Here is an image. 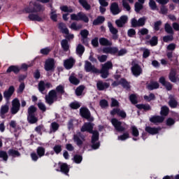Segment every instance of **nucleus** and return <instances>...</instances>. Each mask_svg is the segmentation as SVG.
I'll use <instances>...</instances> for the list:
<instances>
[{
  "instance_id": "obj_1",
  "label": "nucleus",
  "mask_w": 179,
  "mask_h": 179,
  "mask_svg": "<svg viewBox=\"0 0 179 179\" xmlns=\"http://www.w3.org/2000/svg\"><path fill=\"white\" fill-rule=\"evenodd\" d=\"M65 94V87L62 85H59L55 90H51L48 94L45 95V103L49 106H52L55 101H59L62 99V94Z\"/></svg>"
},
{
  "instance_id": "obj_2",
  "label": "nucleus",
  "mask_w": 179,
  "mask_h": 179,
  "mask_svg": "<svg viewBox=\"0 0 179 179\" xmlns=\"http://www.w3.org/2000/svg\"><path fill=\"white\" fill-rule=\"evenodd\" d=\"M27 122L29 124H36L38 122V117L36 116L37 113V107L31 105L28 108L27 110Z\"/></svg>"
},
{
  "instance_id": "obj_3",
  "label": "nucleus",
  "mask_w": 179,
  "mask_h": 179,
  "mask_svg": "<svg viewBox=\"0 0 179 179\" xmlns=\"http://www.w3.org/2000/svg\"><path fill=\"white\" fill-rule=\"evenodd\" d=\"M110 69H113V62L108 61L105 64H102L100 73L103 79H107L108 78Z\"/></svg>"
},
{
  "instance_id": "obj_4",
  "label": "nucleus",
  "mask_w": 179,
  "mask_h": 179,
  "mask_svg": "<svg viewBox=\"0 0 179 179\" xmlns=\"http://www.w3.org/2000/svg\"><path fill=\"white\" fill-rule=\"evenodd\" d=\"M110 122L117 132H125L127 131V128L122 126V122L118 120V119L115 117L112 118Z\"/></svg>"
},
{
  "instance_id": "obj_5",
  "label": "nucleus",
  "mask_w": 179,
  "mask_h": 179,
  "mask_svg": "<svg viewBox=\"0 0 179 179\" xmlns=\"http://www.w3.org/2000/svg\"><path fill=\"white\" fill-rule=\"evenodd\" d=\"M80 115L82 117V118H85V120H87V121L93 122L94 118L92 117V113H90V110L89 108L86 107H82L80 108Z\"/></svg>"
},
{
  "instance_id": "obj_6",
  "label": "nucleus",
  "mask_w": 179,
  "mask_h": 179,
  "mask_svg": "<svg viewBox=\"0 0 179 179\" xmlns=\"http://www.w3.org/2000/svg\"><path fill=\"white\" fill-rule=\"evenodd\" d=\"M71 20H76V22H79V20H82L85 23H89V17L83 13H78L76 14L71 15Z\"/></svg>"
},
{
  "instance_id": "obj_7",
  "label": "nucleus",
  "mask_w": 179,
  "mask_h": 179,
  "mask_svg": "<svg viewBox=\"0 0 179 179\" xmlns=\"http://www.w3.org/2000/svg\"><path fill=\"white\" fill-rule=\"evenodd\" d=\"M11 104L12 107L10 108V113L13 115H15L20 111V101H19V99L15 98L12 101Z\"/></svg>"
},
{
  "instance_id": "obj_8",
  "label": "nucleus",
  "mask_w": 179,
  "mask_h": 179,
  "mask_svg": "<svg viewBox=\"0 0 179 179\" xmlns=\"http://www.w3.org/2000/svg\"><path fill=\"white\" fill-rule=\"evenodd\" d=\"M131 73L135 76L136 78H138V76H141L142 75L143 70H142V67L140 66L139 64L135 63L131 68Z\"/></svg>"
},
{
  "instance_id": "obj_9",
  "label": "nucleus",
  "mask_w": 179,
  "mask_h": 179,
  "mask_svg": "<svg viewBox=\"0 0 179 179\" xmlns=\"http://www.w3.org/2000/svg\"><path fill=\"white\" fill-rule=\"evenodd\" d=\"M126 23H128L127 15H122L119 19L115 20V24L119 28L124 27Z\"/></svg>"
},
{
  "instance_id": "obj_10",
  "label": "nucleus",
  "mask_w": 179,
  "mask_h": 179,
  "mask_svg": "<svg viewBox=\"0 0 179 179\" xmlns=\"http://www.w3.org/2000/svg\"><path fill=\"white\" fill-rule=\"evenodd\" d=\"M55 69V61L54 59H48L45 63V70L47 72H50V71H54Z\"/></svg>"
},
{
  "instance_id": "obj_11",
  "label": "nucleus",
  "mask_w": 179,
  "mask_h": 179,
  "mask_svg": "<svg viewBox=\"0 0 179 179\" xmlns=\"http://www.w3.org/2000/svg\"><path fill=\"white\" fill-rule=\"evenodd\" d=\"M45 87L47 89H50V87H52V84L50 83H45L43 80H41L38 84V89L40 93H44L45 91Z\"/></svg>"
},
{
  "instance_id": "obj_12",
  "label": "nucleus",
  "mask_w": 179,
  "mask_h": 179,
  "mask_svg": "<svg viewBox=\"0 0 179 179\" xmlns=\"http://www.w3.org/2000/svg\"><path fill=\"white\" fill-rule=\"evenodd\" d=\"M176 47L177 45H176V43H170L166 47V50L171 51L166 53V57L171 62H173V51L176 50Z\"/></svg>"
},
{
  "instance_id": "obj_13",
  "label": "nucleus",
  "mask_w": 179,
  "mask_h": 179,
  "mask_svg": "<svg viewBox=\"0 0 179 179\" xmlns=\"http://www.w3.org/2000/svg\"><path fill=\"white\" fill-rule=\"evenodd\" d=\"M159 82L166 87V90L168 92H170L171 90H173V84H171L170 82L166 80V78L164 76H162L159 79Z\"/></svg>"
},
{
  "instance_id": "obj_14",
  "label": "nucleus",
  "mask_w": 179,
  "mask_h": 179,
  "mask_svg": "<svg viewBox=\"0 0 179 179\" xmlns=\"http://www.w3.org/2000/svg\"><path fill=\"white\" fill-rule=\"evenodd\" d=\"M14 93H15V87L13 85H10L8 87V90H6L3 92V97L8 101L10 100V97L13 96Z\"/></svg>"
},
{
  "instance_id": "obj_15",
  "label": "nucleus",
  "mask_w": 179,
  "mask_h": 179,
  "mask_svg": "<svg viewBox=\"0 0 179 179\" xmlns=\"http://www.w3.org/2000/svg\"><path fill=\"white\" fill-rule=\"evenodd\" d=\"M94 127V124L93 123L86 122L81 127V132H89V134H92L94 131V130H93Z\"/></svg>"
},
{
  "instance_id": "obj_16",
  "label": "nucleus",
  "mask_w": 179,
  "mask_h": 179,
  "mask_svg": "<svg viewBox=\"0 0 179 179\" xmlns=\"http://www.w3.org/2000/svg\"><path fill=\"white\" fill-rule=\"evenodd\" d=\"M110 10L114 16L116 15H119V13H121V9H120V6H118V3L114 2L112 3L110 5Z\"/></svg>"
},
{
  "instance_id": "obj_17",
  "label": "nucleus",
  "mask_w": 179,
  "mask_h": 179,
  "mask_svg": "<svg viewBox=\"0 0 179 179\" xmlns=\"http://www.w3.org/2000/svg\"><path fill=\"white\" fill-rule=\"evenodd\" d=\"M85 71L87 72H94V73L99 72V70L94 66L92 65V63L89 61H85Z\"/></svg>"
},
{
  "instance_id": "obj_18",
  "label": "nucleus",
  "mask_w": 179,
  "mask_h": 179,
  "mask_svg": "<svg viewBox=\"0 0 179 179\" xmlns=\"http://www.w3.org/2000/svg\"><path fill=\"white\" fill-rule=\"evenodd\" d=\"M160 129H161L159 127H152L150 126H147L145 127V131H147L148 134H150V135H157Z\"/></svg>"
},
{
  "instance_id": "obj_19",
  "label": "nucleus",
  "mask_w": 179,
  "mask_h": 179,
  "mask_svg": "<svg viewBox=\"0 0 179 179\" xmlns=\"http://www.w3.org/2000/svg\"><path fill=\"white\" fill-rule=\"evenodd\" d=\"M169 79L172 82V83H177L178 77H177V71H176V69H171L169 75Z\"/></svg>"
},
{
  "instance_id": "obj_20",
  "label": "nucleus",
  "mask_w": 179,
  "mask_h": 179,
  "mask_svg": "<svg viewBox=\"0 0 179 179\" xmlns=\"http://www.w3.org/2000/svg\"><path fill=\"white\" fill-rule=\"evenodd\" d=\"M152 124H162L164 121V117L160 115H154L150 118Z\"/></svg>"
},
{
  "instance_id": "obj_21",
  "label": "nucleus",
  "mask_w": 179,
  "mask_h": 179,
  "mask_svg": "<svg viewBox=\"0 0 179 179\" xmlns=\"http://www.w3.org/2000/svg\"><path fill=\"white\" fill-rule=\"evenodd\" d=\"M96 87L98 90L101 92L105 90V89H108L110 87V83L99 80L96 83Z\"/></svg>"
},
{
  "instance_id": "obj_22",
  "label": "nucleus",
  "mask_w": 179,
  "mask_h": 179,
  "mask_svg": "<svg viewBox=\"0 0 179 179\" xmlns=\"http://www.w3.org/2000/svg\"><path fill=\"white\" fill-rule=\"evenodd\" d=\"M138 2H136L134 4V10L136 13H139L143 9V3L146 0H138Z\"/></svg>"
},
{
  "instance_id": "obj_23",
  "label": "nucleus",
  "mask_w": 179,
  "mask_h": 179,
  "mask_svg": "<svg viewBox=\"0 0 179 179\" xmlns=\"http://www.w3.org/2000/svg\"><path fill=\"white\" fill-rule=\"evenodd\" d=\"M64 65L66 69H72V68H73V65H75V59L72 57L67 59L64 61Z\"/></svg>"
},
{
  "instance_id": "obj_24",
  "label": "nucleus",
  "mask_w": 179,
  "mask_h": 179,
  "mask_svg": "<svg viewBox=\"0 0 179 179\" xmlns=\"http://www.w3.org/2000/svg\"><path fill=\"white\" fill-rule=\"evenodd\" d=\"M57 171H60L61 173H63V174L68 176L69 173V166H68V164L62 163L60 165V169H57Z\"/></svg>"
},
{
  "instance_id": "obj_25",
  "label": "nucleus",
  "mask_w": 179,
  "mask_h": 179,
  "mask_svg": "<svg viewBox=\"0 0 179 179\" xmlns=\"http://www.w3.org/2000/svg\"><path fill=\"white\" fill-rule=\"evenodd\" d=\"M28 19L31 22H44V20L37 14H33L31 13L28 15Z\"/></svg>"
},
{
  "instance_id": "obj_26",
  "label": "nucleus",
  "mask_w": 179,
  "mask_h": 179,
  "mask_svg": "<svg viewBox=\"0 0 179 179\" xmlns=\"http://www.w3.org/2000/svg\"><path fill=\"white\" fill-rule=\"evenodd\" d=\"M169 106L171 108H177V106H178V101L174 97V96L171 95L169 96Z\"/></svg>"
},
{
  "instance_id": "obj_27",
  "label": "nucleus",
  "mask_w": 179,
  "mask_h": 179,
  "mask_svg": "<svg viewBox=\"0 0 179 179\" xmlns=\"http://www.w3.org/2000/svg\"><path fill=\"white\" fill-rule=\"evenodd\" d=\"M34 13H38V12H44L45 8L38 3H33Z\"/></svg>"
},
{
  "instance_id": "obj_28",
  "label": "nucleus",
  "mask_w": 179,
  "mask_h": 179,
  "mask_svg": "<svg viewBox=\"0 0 179 179\" xmlns=\"http://www.w3.org/2000/svg\"><path fill=\"white\" fill-rule=\"evenodd\" d=\"M10 72H13L15 75H17L20 72V68L15 65L10 66L6 70V73H10Z\"/></svg>"
},
{
  "instance_id": "obj_29",
  "label": "nucleus",
  "mask_w": 179,
  "mask_h": 179,
  "mask_svg": "<svg viewBox=\"0 0 179 179\" xmlns=\"http://www.w3.org/2000/svg\"><path fill=\"white\" fill-rule=\"evenodd\" d=\"M136 108L138 110H143V111H150L152 110V106L149 104H143V103H140L136 105Z\"/></svg>"
},
{
  "instance_id": "obj_30",
  "label": "nucleus",
  "mask_w": 179,
  "mask_h": 179,
  "mask_svg": "<svg viewBox=\"0 0 179 179\" xmlns=\"http://www.w3.org/2000/svg\"><path fill=\"white\" fill-rule=\"evenodd\" d=\"M80 133L78 134H74L73 138V142H75V143H76L77 146H79V148L83 145V141L80 139Z\"/></svg>"
},
{
  "instance_id": "obj_31",
  "label": "nucleus",
  "mask_w": 179,
  "mask_h": 179,
  "mask_svg": "<svg viewBox=\"0 0 179 179\" xmlns=\"http://www.w3.org/2000/svg\"><path fill=\"white\" fill-rule=\"evenodd\" d=\"M62 50L65 52H67V51H69V42L66 39H62L61 43Z\"/></svg>"
},
{
  "instance_id": "obj_32",
  "label": "nucleus",
  "mask_w": 179,
  "mask_h": 179,
  "mask_svg": "<svg viewBox=\"0 0 179 179\" xmlns=\"http://www.w3.org/2000/svg\"><path fill=\"white\" fill-rule=\"evenodd\" d=\"M170 113V108L167 106H163L161 108L160 115L161 117H167Z\"/></svg>"
},
{
  "instance_id": "obj_33",
  "label": "nucleus",
  "mask_w": 179,
  "mask_h": 179,
  "mask_svg": "<svg viewBox=\"0 0 179 179\" xmlns=\"http://www.w3.org/2000/svg\"><path fill=\"white\" fill-rule=\"evenodd\" d=\"M58 28L61 30L63 34H69V29L66 28V26L64 22H60L58 24Z\"/></svg>"
},
{
  "instance_id": "obj_34",
  "label": "nucleus",
  "mask_w": 179,
  "mask_h": 179,
  "mask_svg": "<svg viewBox=\"0 0 179 179\" xmlns=\"http://www.w3.org/2000/svg\"><path fill=\"white\" fill-rule=\"evenodd\" d=\"M106 18L103 16H98L96 19L93 21L92 24L94 26H99V24H102L104 23Z\"/></svg>"
},
{
  "instance_id": "obj_35",
  "label": "nucleus",
  "mask_w": 179,
  "mask_h": 179,
  "mask_svg": "<svg viewBox=\"0 0 179 179\" xmlns=\"http://www.w3.org/2000/svg\"><path fill=\"white\" fill-rule=\"evenodd\" d=\"M90 134H92L91 143H94V142H97V141H99L100 138V134L99 133V131L94 130V131H92V133Z\"/></svg>"
},
{
  "instance_id": "obj_36",
  "label": "nucleus",
  "mask_w": 179,
  "mask_h": 179,
  "mask_svg": "<svg viewBox=\"0 0 179 179\" xmlns=\"http://www.w3.org/2000/svg\"><path fill=\"white\" fill-rule=\"evenodd\" d=\"M7 113H9V106L8 105L1 106L0 109V115L1 118H3V115H5V114H7Z\"/></svg>"
},
{
  "instance_id": "obj_37",
  "label": "nucleus",
  "mask_w": 179,
  "mask_h": 179,
  "mask_svg": "<svg viewBox=\"0 0 179 179\" xmlns=\"http://www.w3.org/2000/svg\"><path fill=\"white\" fill-rule=\"evenodd\" d=\"M78 2L80 3V5H81V6H83V8H84V9H85V10H90L92 6H90V4H89V3H87V1L78 0Z\"/></svg>"
},
{
  "instance_id": "obj_38",
  "label": "nucleus",
  "mask_w": 179,
  "mask_h": 179,
  "mask_svg": "<svg viewBox=\"0 0 179 179\" xmlns=\"http://www.w3.org/2000/svg\"><path fill=\"white\" fill-rule=\"evenodd\" d=\"M69 80L70 83H71V85H74V86H78V85L80 83V80L74 76H70Z\"/></svg>"
},
{
  "instance_id": "obj_39",
  "label": "nucleus",
  "mask_w": 179,
  "mask_h": 179,
  "mask_svg": "<svg viewBox=\"0 0 179 179\" xmlns=\"http://www.w3.org/2000/svg\"><path fill=\"white\" fill-rule=\"evenodd\" d=\"M8 156H12V157H20V152L13 149L8 150Z\"/></svg>"
},
{
  "instance_id": "obj_40",
  "label": "nucleus",
  "mask_w": 179,
  "mask_h": 179,
  "mask_svg": "<svg viewBox=\"0 0 179 179\" xmlns=\"http://www.w3.org/2000/svg\"><path fill=\"white\" fill-rule=\"evenodd\" d=\"M36 154L40 158L45 156V148L41 146L38 147L36 148Z\"/></svg>"
},
{
  "instance_id": "obj_41",
  "label": "nucleus",
  "mask_w": 179,
  "mask_h": 179,
  "mask_svg": "<svg viewBox=\"0 0 179 179\" xmlns=\"http://www.w3.org/2000/svg\"><path fill=\"white\" fill-rule=\"evenodd\" d=\"M160 85L157 81L151 82L148 86V90H155V89H159Z\"/></svg>"
},
{
  "instance_id": "obj_42",
  "label": "nucleus",
  "mask_w": 179,
  "mask_h": 179,
  "mask_svg": "<svg viewBox=\"0 0 179 179\" xmlns=\"http://www.w3.org/2000/svg\"><path fill=\"white\" fill-rule=\"evenodd\" d=\"M108 27L109 28V30L111 34H113V35L118 34V29L114 27V26H113V23H111L110 22H108Z\"/></svg>"
},
{
  "instance_id": "obj_43",
  "label": "nucleus",
  "mask_w": 179,
  "mask_h": 179,
  "mask_svg": "<svg viewBox=\"0 0 179 179\" xmlns=\"http://www.w3.org/2000/svg\"><path fill=\"white\" fill-rule=\"evenodd\" d=\"M99 43L101 45H106V46L113 45V43L106 38H99Z\"/></svg>"
},
{
  "instance_id": "obj_44",
  "label": "nucleus",
  "mask_w": 179,
  "mask_h": 179,
  "mask_svg": "<svg viewBox=\"0 0 179 179\" xmlns=\"http://www.w3.org/2000/svg\"><path fill=\"white\" fill-rule=\"evenodd\" d=\"M120 85L124 87V89H131V85H129V83L127 82V79L125 78H121L120 79Z\"/></svg>"
},
{
  "instance_id": "obj_45",
  "label": "nucleus",
  "mask_w": 179,
  "mask_h": 179,
  "mask_svg": "<svg viewBox=\"0 0 179 179\" xmlns=\"http://www.w3.org/2000/svg\"><path fill=\"white\" fill-rule=\"evenodd\" d=\"M85 52V46L82 44H78L76 47V54L78 55H83V53Z\"/></svg>"
},
{
  "instance_id": "obj_46",
  "label": "nucleus",
  "mask_w": 179,
  "mask_h": 179,
  "mask_svg": "<svg viewBox=\"0 0 179 179\" xmlns=\"http://www.w3.org/2000/svg\"><path fill=\"white\" fill-rule=\"evenodd\" d=\"M164 30L166 33L168 34H172L174 35V31L173 30V27H171V25L169 23H166L164 26Z\"/></svg>"
},
{
  "instance_id": "obj_47",
  "label": "nucleus",
  "mask_w": 179,
  "mask_h": 179,
  "mask_svg": "<svg viewBox=\"0 0 179 179\" xmlns=\"http://www.w3.org/2000/svg\"><path fill=\"white\" fill-rule=\"evenodd\" d=\"M60 10L62 12H65L67 13H72L73 12V8H72L71 6L68 7V6H60Z\"/></svg>"
},
{
  "instance_id": "obj_48",
  "label": "nucleus",
  "mask_w": 179,
  "mask_h": 179,
  "mask_svg": "<svg viewBox=\"0 0 179 179\" xmlns=\"http://www.w3.org/2000/svg\"><path fill=\"white\" fill-rule=\"evenodd\" d=\"M69 107L71 110H78V108H80V103L76 101H73L69 104Z\"/></svg>"
},
{
  "instance_id": "obj_49",
  "label": "nucleus",
  "mask_w": 179,
  "mask_h": 179,
  "mask_svg": "<svg viewBox=\"0 0 179 179\" xmlns=\"http://www.w3.org/2000/svg\"><path fill=\"white\" fill-rule=\"evenodd\" d=\"M73 160L74 163H76V164H80V163H82V160H83V157L77 154L74 155Z\"/></svg>"
},
{
  "instance_id": "obj_50",
  "label": "nucleus",
  "mask_w": 179,
  "mask_h": 179,
  "mask_svg": "<svg viewBox=\"0 0 179 179\" xmlns=\"http://www.w3.org/2000/svg\"><path fill=\"white\" fill-rule=\"evenodd\" d=\"M131 130L132 136L134 138H138V136H139V130H138V128L136 126H131Z\"/></svg>"
},
{
  "instance_id": "obj_51",
  "label": "nucleus",
  "mask_w": 179,
  "mask_h": 179,
  "mask_svg": "<svg viewBox=\"0 0 179 179\" xmlns=\"http://www.w3.org/2000/svg\"><path fill=\"white\" fill-rule=\"evenodd\" d=\"M149 43H150V45H151V47H155L159 43V38H157V36H152L151 40L149 41Z\"/></svg>"
},
{
  "instance_id": "obj_52",
  "label": "nucleus",
  "mask_w": 179,
  "mask_h": 179,
  "mask_svg": "<svg viewBox=\"0 0 179 179\" xmlns=\"http://www.w3.org/2000/svg\"><path fill=\"white\" fill-rule=\"evenodd\" d=\"M143 99H144V100H146V101L150 102V101H152V100H155L156 99V96H155V94L150 93L149 94V96L145 95L143 96Z\"/></svg>"
},
{
  "instance_id": "obj_53",
  "label": "nucleus",
  "mask_w": 179,
  "mask_h": 179,
  "mask_svg": "<svg viewBox=\"0 0 179 179\" xmlns=\"http://www.w3.org/2000/svg\"><path fill=\"white\" fill-rule=\"evenodd\" d=\"M129 100H130L131 104H138V97L136 96V94H131L129 96Z\"/></svg>"
},
{
  "instance_id": "obj_54",
  "label": "nucleus",
  "mask_w": 179,
  "mask_h": 179,
  "mask_svg": "<svg viewBox=\"0 0 179 179\" xmlns=\"http://www.w3.org/2000/svg\"><path fill=\"white\" fill-rule=\"evenodd\" d=\"M83 90H85L84 85H80L76 88L75 93L78 96H79L83 93Z\"/></svg>"
},
{
  "instance_id": "obj_55",
  "label": "nucleus",
  "mask_w": 179,
  "mask_h": 179,
  "mask_svg": "<svg viewBox=\"0 0 179 179\" xmlns=\"http://www.w3.org/2000/svg\"><path fill=\"white\" fill-rule=\"evenodd\" d=\"M0 159H3L4 162H8V159H9V157L8 156V153L6 151H0Z\"/></svg>"
},
{
  "instance_id": "obj_56",
  "label": "nucleus",
  "mask_w": 179,
  "mask_h": 179,
  "mask_svg": "<svg viewBox=\"0 0 179 179\" xmlns=\"http://www.w3.org/2000/svg\"><path fill=\"white\" fill-rule=\"evenodd\" d=\"M99 106L101 108H107V107H108V101L106 99H101L99 101Z\"/></svg>"
},
{
  "instance_id": "obj_57",
  "label": "nucleus",
  "mask_w": 179,
  "mask_h": 179,
  "mask_svg": "<svg viewBox=\"0 0 179 179\" xmlns=\"http://www.w3.org/2000/svg\"><path fill=\"white\" fill-rule=\"evenodd\" d=\"M53 150H54L55 153H56V155H59V153H61V152H62V145H55L53 147Z\"/></svg>"
},
{
  "instance_id": "obj_58",
  "label": "nucleus",
  "mask_w": 179,
  "mask_h": 179,
  "mask_svg": "<svg viewBox=\"0 0 179 179\" xmlns=\"http://www.w3.org/2000/svg\"><path fill=\"white\" fill-rule=\"evenodd\" d=\"M174 40V36L173 34L164 36L163 37L164 43H169V41H173Z\"/></svg>"
},
{
  "instance_id": "obj_59",
  "label": "nucleus",
  "mask_w": 179,
  "mask_h": 179,
  "mask_svg": "<svg viewBox=\"0 0 179 179\" xmlns=\"http://www.w3.org/2000/svg\"><path fill=\"white\" fill-rule=\"evenodd\" d=\"M50 19L52 22H58V15H57V11H51Z\"/></svg>"
},
{
  "instance_id": "obj_60",
  "label": "nucleus",
  "mask_w": 179,
  "mask_h": 179,
  "mask_svg": "<svg viewBox=\"0 0 179 179\" xmlns=\"http://www.w3.org/2000/svg\"><path fill=\"white\" fill-rule=\"evenodd\" d=\"M52 132H57V130L59 129V124L55 122H53L50 124Z\"/></svg>"
},
{
  "instance_id": "obj_61",
  "label": "nucleus",
  "mask_w": 179,
  "mask_h": 179,
  "mask_svg": "<svg viewBox=\"0 0 179 179\" xmlns=\"http://www.w3.org/2000/svg\"><path fill=\"white\" fill-rule=\"evenodd\" d=\"M129 138V133H128V131L118 136L119 141H126V139H128Z\"/></svg>"
},
{
  "instance_id": "obj_62",
  "label": "nucleus",
  "mask_w": 179,
  "mask_h": 179,
  "mask_svg": "<svg viewBox=\"0 0 179 179\" xmlns=\"http://www.w3.org/2000/svg\"><path fill=\"white\" fill-rule=\"evenodd\" d=\"M174 124H176V120H174L171 117H169L166 120V125L167 127H171V126L174 125Z\"/></svg>"
},
{
  "instance_id": "obj_63",
  "label": "nucleus",
  "mask_w": 179,
  "mask_h": 179,
  "mask_svg": "<svg viewBox=\"0 0 179 179\" xmlns=\"http://www.w3.org/2000/svg\"><path fill=\"white\" fill-rule=\"evenodd\" d=\"M80 34L81 36V38H87L89 36V31L87 29H83L80 31Z\"/></svg>"
},
{
  "instance_id": "obj_64",
  "label": "nucleus",
  "mask_w": 179,
  "mask_h": 179,
  "mask_svg": "<svg viewBox=\"0 0 179 179\" xmlns=\"http://www.w3.org/2000/svg\"><path fill=\"white\" fill-rule=\"evenodd\" d=\"M131 27H139L138 21L136 20V18H133L131 20Z\"/></svg>"
}]
</instances>
